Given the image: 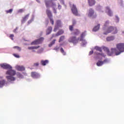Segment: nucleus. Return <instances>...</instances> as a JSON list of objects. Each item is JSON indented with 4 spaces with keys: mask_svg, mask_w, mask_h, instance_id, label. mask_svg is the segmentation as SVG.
Wrapping results in <instances>:
<instances>
[{
    "mask_svg": "<svg viewBox=\"0 0 124 124\" xmlns=\"http://www.w3.org/2000/svg\"><path fill=\"white\" fill-rule=\"evenodd\" d=\"M111 54H109V52H108V56H112L113 54H115L116 56H119V55H120L122 53H124V43L116 44V48H111Z\"/></svg>",
    "mask_w": 124,
    "mask_h": 124,
    "instance_id": "nucleus-1",
    "label": "nucleus"
},
{
    "mask_svg": "<svg viewBox=\"0 0 124 124\" xmlns=\"http://www.w3.org/2000/svg\"><path fill=\"white\" fill-rule=\"evenodd\" d=\"M111 32L112 34H116V33H118V28L114 26H109L108 28L107 31L104 32V34L107 35Z\"/></svg>",
    "mask_w": 124,
    "mask_h": 124,
    "instance_id": "nucleus-2",
    "label": "nucleus"
},
{
    "mask_svg": "<svg viewBox=\"0 0 124 124\" xmlns=\"http://www.w3.org/2000/svg\"><path fill=\"white\" fill-rule=\"evenodd\" d=\"M87 14L88 17H92L93 18H96V16H97L96 14H94V11L93 9L92 8L89 9Z\"/></svg>",
    "mask_w": 124,
    "mask_h": 124,
    "instance_id": "nucleus-3",
    "label": "nucleus"
},
{
    "mask_svg": "<svg viewBox=\"0 0 124 124\" xmlns=\"http://www.w3.org/2000/svg\"><path fill=\"white\" fill-rule=\"evenodd\" d=\"M44 40V38L41 37L39 39L35 40V41L31 43V45H38V44H41V43L43 42Z\"/></svg>",
    "mask_w": 124,
    "mask_h": 124,
    "instance_id": "nucleus-4",
    "label": "nucleus"
},
{
    "mask_svg": "<svg viewBox=\"0 0 124 124\" xmlns=\"http://www.w3.org/2000/svg\"><path fill=\"white\" fill-rule=\"evenodd\" d=\"M71 10L74 15H75V16H78V9L76 7V5L73 4L71 7Z\"/></svg>",
    "mask_w": 124,
    "mask_h": 124,
    "instance_id": "nucleus-5",
    "label": "nucleus"
},
{
    "mask_svg": "<svg viewBox=\"0 0 124 124\" xmlns=\"http://www.w3.org/2000/svg\"><path fill=\"white\" fill-rule=\"evenodd\" d=\"M69 42L74 43V44H76V43H78V40L76 36H72L70 37L68 40Z\"/></svg>",
    "mask_w": 124,
    "mask_h": 124,
    "instance_id": "nucleus-6",
    "label": "nucleus"
},
{
    "mask_svg": "<svg viewBox=\"0 0 124 124\" xmlns=\"http://www.w3.org/2000/svg\"><path fill=\"white\" fill-rule=\"evenodd\" d=\"M6 74L7 75H10V76H14V75H16V71L12 70V69H9L6 72Z\"/></svg>",
    "mask_w": 124,
    "mask_h": 124,
    "instance_id": "nucleus-7",
    "label": "nucleus"
},
{
    "mask_svg": "<svg viewBox=\"0 0 124 124\" xmlns=\"http://www.w3.org/2000/svg\"><path fill=\"white\" fill-rule=\"evenodd\" d=\"M0 66H1L2 68H3V69H8V70L9 69H12V67L10 65L8 64H0Z\"/></svg>",
    "mask_w": 124,
    "mask_h": 124,
    "instance_id": "nucleus-8",
    "label": "nucleus"
},
{
    "mask_svg": "<svg viewBox=\"0 0 124 124\" xmlns=\"http://www.w3.org/2000/svg\"><path fill=\"white\" fill-rule=\"evenodd\" d=\"M31 77L34 79H37V78H39V77H40V75L36 72H32L31 73Z\"/></svg>",
    "mask_w": 124,
    "mask_h": 124,
    "instance_id": "nucleus-9",
    "label": "nucleus"
},
{
    "mask_svg": "<svg viewBox=\"0 0 124 124\" xmlns=\"http://www.w3.org/2000/svg\"><path fill=\"white\" fill-rule=\"evenodd\" d=\"M6 78L7 79L8 82H11L12 81H15V80H16V78H14L13 76H6Z\"/></svg>",
    "mask_w": 124,
    "mask_h": 124,
    "instance_id": "nucleus-10",
    "label": "nucleus"
},
{
    "mask_svg": "<svg viewBox=\"0 0 124 124\" xmlns=\"http://www.w3.org/2000/svg\"><path fill=\"white\" fill-rule=\"evenodd\" d=\"M106 9L107 13L108 16H110V17L113 16V13H112V11H111V10L109 7H106Z\"/></svg>",
    "mask_w": 124,
    "mask_h": 124,
    "instance_id": "nucleus-11",
    "label": "nucleus"
},
{
    "mask_svg": "<svg viewBox=\"0 0 124 124\" xmlns=\"http://www.w3.org/2000/svg\"><path fill=\"white\" fill-rule=\"evenodd\" d=\"M64 32L63 30H60L55 35H52V37H56V36H59V35H62Z\"/></svg>",
    "mask_w": 124,
    "mask_h": 124,
    "instance_id": "nucleus-12",
    "label": "nucleus"
},
{
    "mask_svg": "<svg viewBox=\"0 0 124 124\" xmlns=\"http://www.w3.org/2000/svg\"><path fill=\"white\" fill-rule=\"evenodd\" d=\"M30 16V14H27V15L25 16L24 17H22V20H21V23L24 24L27 20L29 19V17Z\"/></svg>",
    "mask_w": 124,
    "mask_h": 124,
    "instance_id": "nucleus-13",
    "label": "nucleus"
},
{
    "mask_svg": "<svg viewBox=\"0 0 124 124\" xmlns=\"http://www.w3.org/2000/svg\"><path fill=\"white\" fill-rule=\"evenodd\" d=\"M16 70H18V71H24L25 69L24 66H16Z\"/></svg>",
    "mask_w": 124,
    "mask_h": 124,
    "instance_id": "nucleus-14",
    "label": "nucleus"
},
{
    "mask_svg": "<svg viewBox=\"0 0 124 124\" xmlns=\"http://www.w3.org/2000/svg\"><path fill=\"white\" fill-rule=\"evenodd\" d=\"M89 6H93L95 4V0H88Z\"/></svg>",
    "mask_w": 124,
    "mask_h": 124,
    "instance_id": "nucleus-15",
    "label": "nucleus"
},
{
    "mask_svg": "<svg viewBox=\"0 0 124 124\" xmlns=\"http://www.w3.org/2000/svg\"><path fill=\"white\" fill-rule=\"evenodd\" d=\"M46 13L48 17V18H52L53 17V15H52V13L51 12V11L49 9H47L46 10Z\"/></svg>",
    "mask_w": 124,
    "mask_h": 124,
    "instance_id": "nucleus-16",
    "label": "nucleus"
},
{
    "mask_svg": "<svg viewBox=\"0 0 124 124\" xmlns=\"http://www.w3.org/2000/svg\"><path fill=\"white\" fill-rule=\"evenodd\" d=\"M52 27L50 26L47 28L46 31V35H48V34H50L51 32H52Z\"/></svg>",
    "mask_w": 124,
    "mask_h": 124,
    "instance_id": "nucleus-17",
    "label": "nucleus"
},
{
    "mask_svg": "<svg viewBox=\"0 0 124 124\" xmlns=\"http://www.w3.org/2000/svg\"><path fill=\"white\" fill-rule=\"evenodd\" d=\"M86 32H87V31H84L83 32H82L81 33V34L80 35V41H83L84 37H85V36H86V35L87 34Z\"/></svg>",
    "mask_w": 124,
    "mask_h": 124,
    "instance_id": "nucleus-18",
    "label": "nucleus"
},
{
    "mask_svg": "<svg viewBox=\"0 0 124 124\" xmlns=\"http://www.w3.org/2000/svg\"><path fill=\"white\" fill-rule=\"evenodd\" d=\"M80 34V31L78 29H75L74 32L72 33V34H74V35H78Z\"/></svg>",
    "mask_w": 124,
    "mask_h": 124,
    "instance_id": "nucleus-19",
    "label": "nucleus"
},
{
    "mask_svg": "<svg viewBox=\"0 0 124 124\" xmlns=\"http://www.w3.org/2000/svg\"><path fill=\"white\" fill-rule=\"evenodd\" d=\"M115 39V37L114 36H110L107 37V41H112Z\"/></svg>",
    "mask_w": 124,
    "mask_h": 124,
    "instance_id": "nucleus-20",
    "label": "nucleus"
},
{
    "mask_svg": "<svg viewBox=\"0 0 124 124\" xmlns=\"http://www.w3.org/2000/svg\"><path fill=\"white\" fill-rule=\"evenodd\" d=\"M49 62V61H48V60H42L41 62V64H42L43 65H46V64H47V63H48Z\"/></svg>",
    "mask_w": 124,
    "mask_h": 124,
    "instance_id": "nucleus-21",
    "label": "nucleus"
},
{
    "mask_svg": "<svg viewBox=\"0 0 124 124\" xmlns=\"http://www.w3.org/2000/svg\"><path fill=\"white\" fill-rule=\"evenodd\" d=\"M100 27V25L98 24L97 26H95L93 29V31H97L98 30H99V28Z\"/></svg>",
    "mask_w": 124,
    "mask_h": 124,
    "instance_id": "nucleus-22",
    "label": "nucleus"
},
{
    "mask_svg": "<svg viewBox=\"0 0 124 124\" xmlns=\"http://www.w3.org/2000/svg\"><path fill=\"white\" fill-rule=\"evenodd\" d=\"M55 6H56V4L52 3L51 5V7L53 8L54 13H57V10L55 9Z\"/></svg>",
    "mask_w": 124,
    "mask_h": 124,
    "instance_id": "nucleus-23",
    "label": "nucleus"
},
{
    "mask_svg": "<svg viewBox=\"0 0 124 124\" xmlns=\"http://www.w3.org/2000/svg\"><path fill=\"white\" fill-rule=\"evenodd\" d=\"M40 47L39 46H30L28 47L29 50H34V49H38Z\"/></svg>",
    "mask_w": 124,
    "mask_h": 124,
    "instance_id": "nucleus-24",
    "label": "nucleus"
},
{
    "mask_svg": "<svg viewBox=\"0 0 124 124\" xmlns=\"http://www.w3.org/2000/svg\"><path fill=\"white\" fill-rule=\"evenodd\" d=\"M4 84H5V81H4V80L0 81V88L3 87V86H4Z\"/></svg>",
    "mask_w": 124,
    "mask_h": 124,
    "instance_id": "nucleus-25",
    "label": "nucleus"
},
{
    "mask_svg": "<svg viewBox=\"0 0 124 124\" xmlns=\"http://www.w3.org/2000/svg\"><path fill=\"white\" fill-rule=\"evenodd\" d=\"M56 25L57 27H62V22L61 21V20H57L56 21Z\"/></svg>",
    "mask_w": 124,
    "mask_h": 124,
    "instance_id": "nucleus-26",
    "label": "nucleus"
},
{
    "mask_svg": "<svg viewBox=\"0 0 124 124\" xmlns=\"http://www.w3.org/2000/svg\"><path fill=\"white\" fill-rule=\"evenodd\" d=\"M103 64V62L102 61H99L97 63H96V65L97 66H101Z\"/></svg>",
    "mask_w": 124,
    "mask_h": 124,
    "instance_id": "nucleus-27",
    "label": "nucleus"
},
{
    "mask_svg": "<svg viewBox=\"0 0 124 124\" xmlns=\"http://www.w3.org/2000/svg\"><path fill=\"white\" fill-rule=\"evenodd\" d=\"M109 21H106V22L104 24L105 27H104V31H105V28H106V27H108V26H109Z\"/></svg>",
    "mask_w": 124,
    "mask_h": 124,
    "instance_id": "nucleus-28",
    "label": "nucleus"
},
{
    "mask_svg": "<svg viewBox=\"0 0 124 124\" xmlns=\"http://www.w3.org/2000/svg\"><path fill=\"white\" fill-rule=\"evenodd\" d=\"M64 38L65 37L64 36H61L59 39V42H62V41H63L64 40Z\"/></svg>",
    "mask_w": 124,
    "mask_h": 124,
    "instance_id": "nucleus-29",
    "label": "nucleus"
},
{
    "mask_svg": "<svg viewBox=\"0 0 124 124\" xmlns=\"http://www.w3.org/2000/svg\"><path fill=\"white\" fill-rule=\"evenodd\" d=\"M14 49H16V50H17V51H19V52H21V47H19L18 46H15L13 47Z\"/></svg>",
    "mask_w": 124,
    "mask_h": 124,
    "instance_id": "nucleus-30",
    "label": "nucleus"
},
{
    "mask_svg": "<svg viewBox=\"0 0 124 124\" xmlns=\"http://www.w3.org/2000/svg\"><path fill=\"white\" fill-rule=\"evenodd\" d=\"M45 3L46 7H49L50 5V1L49 0H46Z\"/></svg>",
    "mask_w": 124,
    "mask_h": 124,
    "instance_id": "nucleus-31",
    "label": "nucleus"
},
{
    "mask_svg": "<svg viewBox=\"0 0 124 124\" xmlns=\"http://www.w3.org/2000/svg\"><path fill=\"white\" fill-rule=\"evenodd\" d=\"M55 42H56V40H53L52 42L48 45L49 47H52L54 44H55Z\"/></svg>",
    "mask_w": 124,
    "mask_h": 124,
    "instance_id": "nucleus-32",
    "label": "nucleus"
},
{
    "mask_svg": "<svg viewBox=\"0 0 124 124\" xmlns=\"http://www.w3.org/2000/svg\"><path fill=\"white\" fill-rule=\"evenodd\" d=\"M69 29L70 31H73V30H74V26L73 25H70L69 26Z\"/></svg>",
    "mask_w": 124,
    "mask_h": 124,
    "instance_id": "nucleus-33",
    "label": "nucleus"
},
{
    "mask_svg": "<svg viewBox=\"0 0 124 124\" xmlns=\"http://www.w3.org/2000/svg\"><path fill=\"white\" fill-rule=\"evenodd\" d=\"M95 49L96 50H97V51H99V52H102V49H101V48L99 47L98 46H95Z\"/></svg>",
    "mask_w": 124,
    "mask_h": 124,
    "instance_id": "nucleus-34",
    "label": "nucleus"
},
{
    "mask_svg": "<svg viewBox=\"0 0 124 124\" xmlns=\"http://www.w3.org/2000/svg\"><path fill=\"white\" fill-rule=\"evenodd\" d=\"M13 9H10V10H9L6 11V13L7 14H8V13L11 14V13H12V12H13Z\"/></svg>",
    "mask_w": 124,
    "mask_h": 124,
    "instance_id": "nucleus-35",
    "label": "nucleus"
},
{
    "mask_svg": "<svg viewBox=\"0 0 124 124\" xmlns=\"http://www.w3.org/2000/svg\"><path fill=\"white\" fill-rule=\"evenodd\" d=\"M61 53H62V54H63V55H65V52H64V50H63V48H61Z\"/></svg>",
    "mask_w": 124,
    "mask_h": 124,
    "instance_id": "nucleus-36",
    "label": "nucleus"
},
{
    "mask_svg": "<svg viewBox=\"0 0 124 124\" xmlns=\"http://www.w3.org/2000/svg\"><path fill=\"white\" fill-rule=\"evenodd\" d=\"M49 20H50V23L52 24V25H54V20L53 19V18H52V17L49 18Z\"/></svg>",
    "mask_w": 124,
    "mask_h": 124,
    "instance_id": "nucleus-37",
    "label": "nucleus"
},
{
    "mask_svg": "<svg viewBox=\"0 0 124 124\" xmlns=\"http://www.w3.org/2000/svg\"><path fill=\"white\" fill-rule=\"evenodd\" d=\"M13 56H14V57H15V58H20V56H19L18 54H14Z\"/></svg>",
    "mask_w": 124,
    "mask_h": 124,
    "instance_id": "nucleus-38",
    "label": "nucleus"
},
{
    "mask_svg": "<svg viewBox=\"0 0 124 124\" xmlns=\"http://www.w3.org/2000/svg\"><path fill=\"white\" fill-rule=\"evenodd\" d=\"M10 37L12 39V40H14V39H13V38L14 37V34H11L10 35Z\"/></svg>",
    "mask_w": 124,
    "mask_h": 124,
    "instance_id": "nucleus-39",
    "label": "nucleus"
},
{
    "mask_svg": "<svg viewBox=\"0 0 124 124\" xmlns=\"http://www.w3.org/2000/svg\"><path fill=\"white\" fill-rule=\"evenodd\" d=\"M17 76L19 77V78H23V76L20 73L17 74Z\"/></svg>",
    "mask_w": 124,
    "mask_h": 124,
    "instance_id": "nucleus-40",
    "label": "nucleus"
},
{
    "mask_svg": "<svg viewBox=\"0 0 124 124\" xmlns=\"http://www.w3.org/2000/svg\"><path fill=\"white\" fill-rule=\"evenodd\" d=\"M98 55H100V56H101L102 57H104V58H105V57H106V55H104V54L103 53H99L98 54Z\"/></svg>",
    "mask_w": 124,
    "mask_h": 124,
    "instance_id": "nucleus-41",
    "label": "nucleus"
},
{
    "mask_svg": "<svg viewBox=\"0 0 124 124\" xmlns=\"http://www.w3.org/2000/svg\"><path fill=\"white\" fill-rule=\"evenodd\" d=\"M76 25V20H73V25H72V26H74Z\"/></svg>",
    "mask_w": 124,
    "mask_h": 124,
    "instance_id": "nucleus-42",
    "label": "nucleus"
},
{
    "mask_svg": "<svg viewBox=\"0 0 124 124\" xmlns=\"http://www.w3.org/2000/svg\"><path fill=\"white\" fill-rule=\"evenodd\" d=\"M19 13H22V12H24V10L23 9H20L18 11Z\"/></svg>",
    "mask_w": 124,
    "mask_h": 124,
    "instance_id": "nucleus-43",
    "label": "nucleus"
},
{
    "mask_svg": "<svg viewBox=\"0 0 124 124\" xmlns=\"http://www.w3.org/2000/svg\"><path fill=\"white\" fill-rule=\"evenodd\" d=\"M116 22H119V17H118V16H116Z\"/></svg>",
    "mask_w": 124,
    "mask_h": 124,
    "instance_id": "nucleus-44",
    "label": "nucleus"
},
{
    "mask_svg": "<svg viewBox=\"0 0 124 124\" xmlns=\"http://www.w3.org/2000/svg\"><path fill=\"white\" fill-rule=\"evenodd\" d=\"M34 65L35 66H38V65H39V63H38V62L35 63L34 64Z\"/></svg>",
    "mask_w": 124,
    "mask_h": 124,
    "instance_id": "nucleus-45",
    "label": "nucleus"
},
{
    "mask_svg": "<svg viewBox=\"0 0 124 124\" xmlns=\"http://www.w3.org/2000/svg\"><path fill=\"white\" fill-rule=\"evenodd\" d=\"M17 30H18V28H16L14 30V32H16V31H17Z\"/></svg>",
    "mask_w": 124,
    "mask_h": 124,
    "instance_id": "nucleus-46",
    "label": "nucleus"
},
{
    "mask_svg": "<svg viewBox=\"0 0 124 124\" xmlns=\"http://www.w3.org/2000/svg\"><path fill=\"white\" fill-rule=\"evenodd\" d=\"M93 51L91 50V51H90L89 54H90V55H92V54H93Z\"/></svg>",
    "mask_w": 124,
    "mask_h": 124,
    "instance_id": "nucleus-47",
    "label": "nucleus"
},
{
    "mask_svg": "<svg viewBox=\"0 0 124 124\" xmlns=\"http://www.w3.org/2000/svg\"><path fill=\"white\" fill-rule=\"evenodd\" d=\"M102 62H103V63H105V62H107V60H104V61H102Z\"/></svg>",
    "mask_w": 124,
    "mask_h": 124,
    "instance_id": "nucleus-48",
    "label": "nucleus"
},
{
    "mask_svg": "<svg viewBox=\"0 0 124 124\" xmlns=\"http://www.w3.org/2000/svg\"><path fill=\"white\" fill-rule=\"evenodd\" d=\"M58 30V28H55L54 29V31H57V30Z\"/></svg>",
    "mask_w": 124,
    "mask_h": 124,
    "instance_id": "nucleus-49",
    "label": "nucleus"
},
{
    "mask_svg": "<svg viewBox=\"0 0 124 124\" xmlns=\"http://www.w3.org/2000/svg\"><path fill=\"white\" fill-rule=\"evenodd\" d=\"M58 8H59V9H61V8H62V6L59 5Z\"/></svg>",
    "mask_w": 124,
    "mask_h": 124,
    "instance_id": "nucleus-50",
    "label": "nucleus"
},
{
    "mask_svg": "<svg viewBox=\"0 0 124 124\" xmlns=\"http://www.w3.org/2000/svg\"><path fill=\"white\" fill-rule=\"evenodd\" d=\"M31 20H29L28 21V24H31Z\"/></svg>",
    "mask_w": 124,
    "mask_h": 124,
    "instance_id": "nucleus-51",
    "label": "nucleus"
},
{
    "mask_svg": "<svg viewBox=\"0 0 124 124\" xmlns=\"http://www.w3.org/2000/svg\"><path fill=\"white\" fill-rule=\"evenodd\" d=\"M37 53L38 54H39V53H40V51H37Z\"/></svg>",
    "mask_w": 124,
    "mask_h": 124,
    "instance_id": "nucleus-52",
    "label": "nucleus"
},
{
    "mask_svg": "<svg viewBox=\"0 0 124 124\" xmlns=\"http://www.w3.org/2000/svg\"><path fill=\"white\" fill-rule=\"evenodd\" d=\"M32 52H35V51H34V50H33Z\"/></svg>",
    "mask_w": 124,
    "mask_h": 124,
    "instance_id": "nucleus-53",
    "label": "nucleus"
}]
</instances>
